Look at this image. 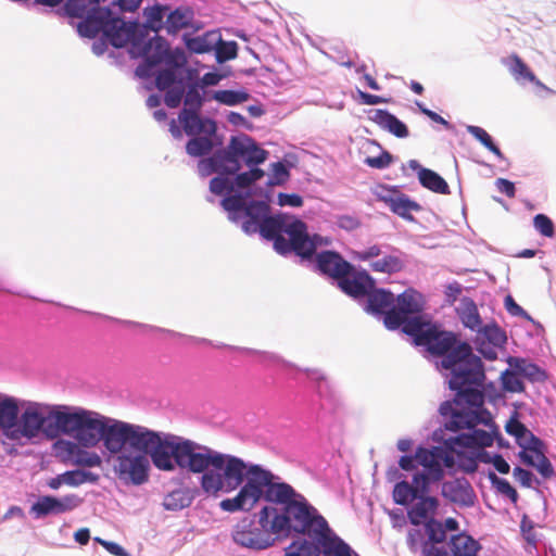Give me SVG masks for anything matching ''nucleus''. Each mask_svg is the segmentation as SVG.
Returning <instances> with one entry per match:
<instances>
[{
	"mask_svg": "<svg viewBox=\"0 0 556 556\" xmlns=\"http://www.w3.org/2000/svg\"><path fill=\"white\" fill-rule=\"evenodd\" d=\"M370 267L377 273L395 274L403 269L404 264L397 256L386 255L380 260L374 261Z\"/></svg>",
	"mask_w": 556,
	"mask_h": 556,
	"instance_id": "nucleus-51",
	"label": "nucleus"
},
{
	"mask_svg": "<svg viewBox=\"0 0 556 556\" xmlns=\"http://www.w3.org/2000/svg\"><path fill=\"white\" fill-rule=\"evenodd\" d=\"M227 193L217 194L223 198L237 199V201H244L253 197H263L268 189L253 185L251 177L245 172H241L236 176L228 179L226 184Z\"/></svg>",
	"mask_w": 556,
	"mask_h": 556,
	"instance_id": "nucleus-24",
	"label": "nucleus"
},
{
	"mask_svg": "<svg viewBox=\"0 0 556 556\" xmlns=\"http://www.w3.org/2000/svg\"><path fill=\"white\" fill-rule=\"evenodd\" d=\"M383 324L389 330H401L403 328L405 316L400 313L394 306L382 314Z\"/></svg>",
	"mask_w": 556,
	"mask_h": 556,
	"instance_id": "nucleus-63",
	"label": "nucleus"
},
{
	"mask_svg": "<svg viewBox=\"0 0 556 556\" xmlns=\"http://www.w3.org/2000/svg\"><path fill=\"white\" fill-rule=\"evenodd\" d=\"M169 7L167 4H162L155 2L153 5L146 7L142 10V14L146 17L144 23H140L138 18L127 20V22H137L138 26L134 28V36L130 38V47L136 41L139 34L144 35L146 40H150L149 31L155 33L157 35L159 31L165 29V21L164 17L167 15V11Z\"/></svg>",
	"mask_w": 556,
	"mask_h": 556,
	"instance_id": "nucleus-20",
	"label": "nucleus"
},
{
	"mask_svg": "<svg viewBox=\"0 0 556 556\" xmlns=\"http://www.w3.org/2000/svg\"><path fill=\"white\" fill-rule=\"evenodd\" d=\"M8 292L15 293V294H18L21 296L30 298V299L40 301V299L30 296L28 294H24L22 292H13V291H10V290H8ZM41 302L51 303V304H54V305L60 306V307H64V308L70 309V311L79 312V313H83V314H86V315H90V316H96L98 318H101V319H104V320H110V321L116 323L118 325L138 328L141 331H143V332H160V333H165V334H167V336H169L172 338H184V339L188 340L191 343L213 345V341L210 340V339H206V338H199V337H193V336H187V334H184V333L170 330V329H166V328H162V327H157V326H153V325L142 324V323H139V321H134V320H128V319H121V318L109 316V315H105V314H102V313H97V312H91V311H83V309L76 308L74 306L64 305V304H62L60 302H53V301H48V300H41Z\"/></svg>",
	"mask_w": 556,
	"mask_h": 556,
	"instance_id": "nucleus-16",
	"label": "nucleus"
},
{
	"mask_svg": "<svg viewBox=\"0 0 556 556\" xmlns=\"http://www.w3.org/2000/svg\"><path fill=\"white\" fill-rule=\"evenodd\" d=\"M392 497L395 504L407 506L410 501L415 500L414 489L406 480L402 479L394 484Z\"/></svg>",
	"mask_w": 556,
	"mask_h": 556,
	"instance_id": "nucleus-54",
	"label": "nucleus"
},
{
	"mask_svg": "<svg viewBox=\"0 0 556 556\" xmlns=\"http://www.w3.org/2000/svg\"><path fill=\"white\" fill-rule=\"evenodd\" d=\"M333 532L328 521L320 515L314 517L304 531L278 538L274 541V545L291 538L293 540L283 548L282 556H329Z\"/></svg>",
	"mask_w": 556,
	"mask_h": 556,
	"instance_id": "nucleus-13",
	"label": "nucleus"
},
{
	"mask_svg": "<svg viewBox=\"0 0 556 556\" xmlns=\"http://www.w3.org/2000/svg\"><path fill=\"white\" fill-rule=\"evenodd\" d=\"M476 337H480L482 340L493 346L503 348L507 343V334L496 321L484 324L479 330Z\"/></svg>",
	"mask_w": 556,
	"mask_h": 556,
	"instance_id": "nucleus-45",
	"label": "nucleus"
},
{
	"mask_svg": "<svg viewBox=\"0 0 556 556\" xmlns=\"http://www.w3.org/2000/svg\"><path fill=\"white\" fill-rule=\"evenodd\" d=\"M507 363L514 371L519 372L522 378L531 383H543L548 379L547 371L544 368L523 357L509 356Z\"/></svg>",
	"mask_w": 556,
	"mask_h": 556,
	"instance_id": "nucleus-33",
	"label": "nucleus"
},
{
	"mask_svg": "<svg viewBox=\"0 0 556 556\" xmlns=\"http://www.w3.org/2000/svg\"><path fill=\"white\" fill-rule=\"evenodd\" d=\"M520 377L521 376L519 375V372L514 371L513 368H511V370H509V369L504 370L501 375L503 390H505L506 392H510V393L523 392L526 389V386Z\"/></svg>",
	"mask_w": 556,
	"mask_h": 556,
	"instance_id": "nucleus-53",
	"label": "nucleus"
},
{
	"mask_svg": "<svg viewBox=\"0 0 556 556\" xmlns=\"http://www.w3.org/2000/svg\"><path fill=\"white\" fill-rule=\"evenodd\" d=\"M239 45L235 40L226 41L220 36V42L216 45L213 52L215 60L218 64H224L228 61L235 60L238 56Z\"/></svg>",
	"mask_w": 556,
	"mask_h": 556,
	"instance_id": "nucleus-50",
	"label": "nucleus"
},
{
	"mask_svg": "<svg viewBox=\"0 0 556 556\" xmlns=\"http://www.w3.org/2000/svg\"><path fill=\"white\" fill-rule=\"evenodd\" d=\"M441 495L460 507H472L477 501L476 492L465 477L443 481Z\"/></svg>",
	"mask_w": 556,
	"mask_h": 556,
	"instance_id": "nucleus-23",
	"label": "nucleus"
},
{
	"mask_svg": "<svg viewBox=\"0 0 556 556\" xmlns=\"http://www.w3.org/2000/svg\"><path fill=\"white\" fill-rule=\"evenodd\" d=\"M433 323L427 321L420 314L405 316L402 332L413 339V342L420 346L427 330H430Z\"/></svg>",
	"mask_w": 556,
	"mask_h": 556,
	"instance_id": "nucleus-39",
	"label": "nucleus"
},
{
	"mask_svg": "<svg viewBox=\"0 0 556 556\" xmlns=\"http://www.w3.org/2000/svg\"><path fill=\"white\" fill-rule=\"evenodd\" d=\"M63 484L76 488L77 479L74 469L66 470L47 480L46 485L51 490H59Z\"/></svg>",
	"mask_w": 556,
	"mask_h": 556,
	"instance_id": "nucleus-60",
	"label": "nucleus"
},
{
	"mask_svg": "<svg viewBox=\"0 0 556 556\" xmlns=\"http://www.w3.org/2000/svg\"><path fill=\"white\" fill-rule=\"evenodd\" d=\"M22 407L9 440L38 438L54 440L61 437V418L63 404H50L22 400Z\"/></svg>",
	"mask_w": 556,
	"mask_h": 556,
	"instance_id": "nucleus-10",
	"label": "nucleus"
},
{
	"mask_svg": "<svg viewBox=\"0 0 556 556\" xmlns=\"http://www.w3.org/2000/svg\"><path fill=\"white\" fill-rule=\"evenodd\" d=\"M128 54L132 60H141L135 70V75L141 79L153 77L155 68L160 65L184 71L188 62L181 48L170 49L169 42L160 35L146 40L144 35L139 34L131 48H128Z\"/></svg>",
	"mask_w": 556,
	"mask_h": 556,
	"instance_id": "nucleus-11",
	"label": "nucleus"
},
{
	"mask_svg": "<svg viewBox=\"0 0 556 556\" xmlns=\"http://www.w3.org/2000/svg\"><path fill=\"white\" fill-rule=\"evenodd\" d=\"M228 154L224 152L223 146L202 157L198 162V173L201 177H208L212 174L219 175L224 167V160Z\"/></svg>",
	"mask_w": 556,
	"mask_h": 556,
	"instance_id": "nucleus-40",
	"label": "nucleus"
},
{
	"mask_svg": "<svg viewBox=\"0 0 556 556\" xmlns=\"http://www.w3.org/2000/svg\"><path fill=\"white\" fill-rule=\"evenodd\" d=\"M369 114L370 121L396 138L404 139L409 136L407 125L387 109L369 110Z\"/></svg>",
	"mask_w": 556,
	"mask_h": 556,
	"instance_id": "nucleus-27",
	"label": "nucleus"
},
{
	"mask_svg": "<svg viewBox=\"0 0 556 556\" xmlns=\"http://www.w3.org/2000/svg\"><path fill=\"white\" fill-rule=\"evenodd\" d=\"M194 11L189 5H178L168 10L165 20V30L168 35H177L181 29L193 27Z\"/></svg>",
	"mask_w": 556,
	"mask_h": 556,
	"instance_id": "nucleus-31",
	"label": "nucleus"
},
{
	"mask_svg": "<svg viewBox=\"0 0 556 556\" xmlns=\"http://www.w3.org/2000/svg\"><path fill=\"white\" fill-rule=\"evenodd\" d=\"M425 531L428 535L430 545L442 543L446 540V534L441 521L435 518H429L425 523Z\"/></svg>",
	"mask_w": 556,
	"mask_h": 556,
	"instance_id": "nucleus-55",
	"label": "nucleus"
},
{
	"mask_svg": "<svg viewBox=\"0 0 556 556\" xmlns=\"http://www.w3.org/2000/svg\"><path fill=\"white\" fill-rule=\"evenodd\" d=\"M457 314L464 327L475 331L476 333H478L484 325L476 302L469 296H464L460 300V306L457 308Z\"/></svg>",
	"mask_w": 556,
	"mask_h": 556,
	"instance_id": "nucleus-37",
	"label": "nucleus"
},
{
	"mask_svg": "<svg viewBox=\"0 0 556 556\" xmlns=\"http://www.w3.org/2000/svg\"><path fill=\"white\" fill-rule=\"evenodd\" d=\"M364 309L374 316L380 317L388 309L394 306V294L384 288L374 287L366 295Z\"/></svg>",
	"mask_w": 556,
	"mask_h": 556,
	"instance_id": "nucleus-32",
	"label": "nucleus"
},
{
	"mask_svg": "<svg viewBox=\"0 0 556 556\" xmlns=\"http://www.w3.org/2000/svg\"><path fill=\"white\" fill-rule=\"evenodd\" d=\"M418 502L407 509V518L413 526H420L437 514L440 501L437 497H420Z\"/></svg>",
	"mask_w": 556,
	"mask_h": 556,
	"instance_id": "nucleus-34",
	"label": "nucleus"
},
{
	"mask_svg": "<svg viewBox=\"0 0 556 556\" xmlns=\"http://www.w3.org/2000/svg\"><path fill=\"white\" fill-rule=\"evenodd\" d=\"M393 161L394 155L387 150H382L377 156H367L364 160V163L371 168L386 169L393 163Z\"/></svg>",
	"mask_w": 556,
	"mask_h": 556,
	"instance_id": "nucleus-64",
	"label": "nucleus"
},
{
	"mask_svg": "<svg viewBox=\"0 0 556 556\" xmlns=\"http://www.w3.org/2000/svg\"><path fill=\"white\" fill-rule=\"evenodd\" d=\"M214 101L226 106H237L250 100L251 94L245 89L216 90Z\"/></svg>",
	"mask_w": 556,
	"mask_h": 556,
	"instance_id": "nucleus-44",
	"label": "nucleus"
},
{
	"mask_svg": "<svg viewBox=\"0 0 556 556\" xmlns=\"http://www.w3.org/2000/svg\"><path fill=\"white\" fill-rule=\"evenodd\" d=\"M438 446H433L431 448H427L424 446H418L415 451L416 459H418V466H422V468L437 463H443L445 465H450L454 462V458L451 454L453 452L447 448L446 444L438 443Z\"/></svg>",
	"mask_w": 556,
	"mask_h": 556,
	"instance_id": "nucleus-35",
	"label": "nucleus"
},
{
	"mask_svg": "<svg viewBox=\"0 0 556 556\" xmlns=\"http://www.w3.org/2000/svg\"><path fill=\"white\" fill-rule=\"evenodd\" d=\"M182 124L184 131L189 137L201 135H216L217 123L210 116L201 115V111L181 110L178 116Z\"/></svg>",
	"mask_w": 556,
	"mask_h": 556,
	"instance_id": "nucleus-25",
	"label": "nucleus"
},
{
	"mask_svg": "<svg viewBox=\"0 0 556 556\" xmlns=\"http://www.w3.org/2000/svg\"><path fill=\"white\" fill-rule=\"evenodd\" d=\"M533 227L543 237L554 238L556 235L555 224L546 214H536L533 217Z\"/></svg>",
	"mask_w": 556,
	"mask_h": 556,
	"instance_id": "nucleus-57",
	"label": "nucleus"
},
{
	"mask_svg": "<svg viewBox=\"0 0 556 556\" xmlns=\"http://www.w3.org/2000/svg\"><path fill=\"white\" fill-rule=\"evenodd\" d=\"M135 424L104 416L81 406L63 404L61 435H67L86 448L100 442L108 454L119 452L129 444Z\"/></svg>",
	"mask_w": 556,
	"mask_h": 556,
	"instance_id": "nucleus-5",
	"label": "nucleus"
},
{
	"mask_svg": "<svg viewBox=\"0 0 556 556\" xmlns=\"http://www.w3.org/2000/svg\"><path fill=\"white\" fill-rule=\"evenodd\" d=\"M504 306L508 314H510L511 316L521 317L528 321L533 323L538 328L543 329V326L540 323L535 321L531 317V315L515 301L513 295L507 294L504 298Z\"/></svg>",
	"mask_w": 556,
	"mask_h": 556,
	"instance_id": "nucleus-59",
	"label": "nucleus"
},
{
	"mask_svg": "<svg viewBox=\"0 0 556 556\" xmlns=\"http://www.w3.org/2000/svg\"><path fill=\"white\" fill-rule=\"evenodd\" d=\"M223 146V137L218 135L193 136L186 143V152L192 157L202 159Z\"/></svg>",
	"mask_w": 556,
	"mask_h": 556,
	"instance_id": "nucleus-30",
	"label": "nucleus"
},
{
	"mask_svg": "<svg viewBox=\"0 0 556 556\" xmlns=\"http://www.w3.org/2000/svg\"><path fill=\"white\" fill-rule=\"evenodd\" d=\"M419 184L439 194H450L451 189L446 180L437 172L430 168L422 169L421 173H418Z\"/></svg>",
	"mask_w": 556,
	"mask_h": 556,
	"instance_id": "nucleus-41",
	"label": "nucleus"
},
{
	"mask_svg": "<svg viewBox=\"0 0 556 556\" xmlns=\"http://www.w3.org/2000/svg\"><path fill=\"white\" fill-rule=\"evenodd\" d=\"M261 198L244 201L223 198L220 206L228 219L245 235L257 233L262 239L273 242V249L279 255L307 256L314 245L306 236V223L288 213H273L270 191Z\"/></svg>",
	"mask_w": 556,
	"mask_h": 556,
	"instance_id": "nucleus-2",
	"label": "nucleus"
},
{
	"mask_svg": "<svg viewBox=\"0 0 556 556\" xmlns=\"http://www.w3.org/2000/svg\"><path fill=\"white\" fill-rule=\"evenodd\" d=\"M509 71L515 80L519 84L535 79L534 73L527 65V63L517 54H513L507 62Z\"/></svg>",
	"mask_w": 556,
	"mask_h": 556,
	"instance_id": "nucleus-48",
	"label": "nucleus"
},
{
	"mask_svg": "<svg viewBox=\"0 0 556 556\" xmlns=\"http://www.w3.org/2000/svg\"><path fill=\"white\" fill-rule=\"evenodd\" d=\"M22 400L0 393V430L9 439L21 413Z\"/></svg>",
	"mask_w": 556,
	"mask_h": 556,
	"instance_id": "nucleus-28",
	"label": "nucleus"
},
{
	"mask_svg": "<svg viewBox=\"0 0 556 556\" xmlns=\"http://www.w3.org/2000/svg\"><path fill=\"white\" fill-rule=\"evenodd\" d=\"M329 556H359L342 538L333 532Z\"/></svg>",
	"mask_w": 556,
	"mask_h": 556,
	"instance_id": "nucleus-61",
	"label": "nucleus"
},
{
	"mask_svg": "<svg viewBox=\"0 0 556 556\" xmlns=\"http://www.w3.org/2000/svg\"><path fill=\"white\" fill-rule=\"evenodd\" d=\"M306 236L312 241L314 248L305 257H300L302 261H308L313 264L314 271L321 276H326L334 282L339 277L346 276L354 270V265L346 261L336 250H323L317 252V249L330 243L329 239L318 233L311 235L306 227Z\"/></svg>",
	"mask_w": 556,
	"mask_h": 556,
	"instance_id": "nucleus-15",
	"label": "nucleus"
},
{
	"mask_svg": "<svg viewBox=\"0 0 556 556\" xmlns=\"http://www.w3.org/2000/svg\"><path fill=\"white\" fill-rule=\"evenodd\" d=\"M516 443L521 450H528L529 452H540V445L544 442L533 434L529 429L528 432H519L514 437Z\"/></svg>",
	"mask_w": 556,
	"mask_h": 556,
	"instance_id": "nucleus-58",
	"label": "nucleus"
},
{
	"mask_svg": "<svg viewBox=\"0 0 556 556\" xmlns=\"http://www.w3.org/2000/svg\"><path fill=\"white\" fill-rule=\"evenodd\" d=\"M83 498L76 494L64 496L40 495L30 506L29 514L35 519H42L48 516L62 515L79 507Z\"/></svg>",
	"mask_w": 556,
	"mask_h": 556,
	"instance_id": "nucleus-18",
	"label": "nucleus"
},
{
	"mask_svg": "<svg viewBox=\"0 0 556 556\" xmlns=\"http://www.w3.org/2000/svg\"><path fill=\"white\" fill-rule=\"evenodd\" d=\"M485 447L471 448V451L460 452L456 456L457 466L466 473H473L478 469L479 463L493 464V453L484 450Z\"/></svg>",
	"mask_w": 556,
	"mask_h": 556,
	"instance_id": "nucleus-36",
	"label": "nucleus"
},
{
	"mask_svg": "<svg viewBox=\"0 0 556 556\" xmlns=\"http://www.w3.org/2000/svg\"><path fill=\"white\" fill-rule=\"evenodd\" d=\"M143 0H112L109 4L103 5L101 3V8H110V10L117 16H123V13H134L137 11Z\"/></svg>",
	"mask_w": 556,
	"mask_h": 556,
	"instance_id": "nucleus-56",
	"label": "nucleus"
},
{
	"mask_svg": "<svg viewBox=\"0 0 556 556\" xmlns=\"http://www.w3.org/2000/svg\"><path fill=\"white\" fill-rule=\"evenodd\" d=\"M332 283L344 294L358 300L365 298L369 291H372L376 286V280L367 270H356L354 268L351 274L339 277Z\"/></svg>",
	"mask_w": 556,
	"mask_h": 556,
	"instance_id": "nucleus-21",
	"label": "nucleus"
},
{
	"mask_svg": "<svg viewBox=\"0 0 556 556\" xmlns=\"http://www.w3.org/2000/svg\"><path fill=\"white\" fill-rule=\"evenodd\" d=\"M114 458L113 471L126 485H142L149 481L151 460L146 452L126 444L119 452L109 454Z\"/></svg>",
	"mask_w": 556,
	"mask_h": 556,
	"instance_id": "nucleus-14",
	"label": "nucleus"
},
{
	"mask_svg": "<svg viewBox=\"0 0 556 556\" xmlns=\"http://www.w3.org/2000/svg\"><path fill=\"white\" fill-rule=\"evenodd\" d=\"M261 501L270 504L261 508L257 520L244 518L233 528V542L252 552H260L274 546V541L292 532H302L320 516L319 511L265 466L257 464L253 477L245 482L233 497L220 501L219 507L227 513L250 511Z\"/></svg>",
	"mask_w": 556,
	"mask_h": 556,
	"instance_id": "nucleus-1",
	"label": "nucleus"
},
{
	"mask_svg": "<svg viewBox=\"0 0 556 556\" xmlns=\"http://www.w3.org/2000/svg\"><path fill=\"white\" fill-rule=\"evenodd\" d=\"M182 41L186 49L192 54H204L213 52L216 45L220 42L219 30H207L202 35L192 36L185 33Z\"/></svg>",
	"mask_w": 556,
	"mask_h": 556,
	"instance_id": "nucleus-29",
	"label": "nucleus"
},
{
	"mask_svg": "<svg viewBox=\"0 0 556 556\" xmlns=\"http://www.w3.org/2000/svg\"><path fill=\"white\" fill-rule=\"evenodd\" d=\"M129 444L148 453L152 465L160 471L173 472L177 468L195 473L205 445L190 439L136 425Z\"/></svg>",
	"mask_w": 556,
	"mask_h": 556,
	"instance_id": "nucleus-6",
	"label": "nucleus"
},
{
	"mask_svg": "<svg viewBox=\"0 0 556 556\" xmlns=\"http://www.w3.org/2000/svg\"><path fill=\"white\" fill-rule=\"evenodd\" d=\"M212 346L215 349H226L228 351L254 355L257 357V362L265 368L275 370L276 372L285 375L289 378L296 379L299 375L304 374L305 377L315 384L316 391L321 399L332 397V393L329 389L326 377L321 371L317 369H302L273 352L230 345L223 342H213Z\"/></svg>",
	"mask_w": 556,
	"mask_h": 556,
	"instance_id": "nucleus-12",
	"label": "nucleus"
},
{
	"mask_svg": "<svg viewBox=\"0 0 556 556\" xmlns=\"http://www.w3.org/2000/svg\"><path fill=\"white\" fill-rule=\"evenodd\" d=\"M394 307L404 316L421 314L424 311L422 304L417 300L415 293L404 291L394 298Z\"/></svg>",
	"mask_w": 556,
	"mask_h": 556,
	"instance_id": "nucleus-46",
	"label": "nucleus"
},
{
	"mask_svg": "<svg viewBox=\"0 0 556 556\" xmlns=\"http://www.w3.org/2000/svg\"><path fill=\"white\" fill-rule=\"evenodd\" d=\"M224 152L228 154L227 160H224L225 165L219 175H216L210 180V191L213 194L227 193L226 184L228 179L241 173L242 169L243 161L239 154L232 153L229 150V143L224 148Z\"/></svg>",
	"mask_w": 556,
	"mask_h": 556,
	"instance_id": "nucleus-26",
	"label": "nucleus"
},
{
	"mask_svg": "<svg viewBox=\"0 0 556 556\" xmlns=\"http://www.w3.org/2000/svg\"><path fill=\"white\" fill-rule=\"evenodd\" d=\"M448 546L454 556H476L482 548L481 544L466 532L453 534L450 538Z\"/></svg>",
	"mask_w": 556,
	"mask_h": 556,
	"instance_id": "nucleus-38",
	"label": "nucleus"
},
{
	"mask_svg": "<svg viewBox=\"0 0 556 556\" xmlns=\"http://www.w3.org/2000/svg\"><path fill=\"white\" fill-rule=\"evenodd\" d=\"M448 389L454 392V397L445 402H456L457 407L481 413L488 409L485 401L495 403L500 399L497 388L493 381L486 380L485 367L477 355L471 357L467 366L447 380Z\"/></svg>",
	"mask_w": 556,
	"mask_h": 556,
	"instance_id": "nucleus-8",
	"label": "nucleus"
},
{
	"mask_svg": "<svg viewBox=\"0 0 556 556\" xmlns=\"http://www.w3.org/2000/svg\"><path fill=\"white\" fill-rule=\"evenodd\" d=\"M193 496L189 489H176L168 493L163 502V507L169 511H178L192 504Z\"/></svg>",
	"mask_w": 556,
	"mask_h": 556,
	"instance_id": "nucleus-42",
	"label": "nucleus"
},
{
	"mask_svg": "<svg viewBox=\"0 0 556 556\" xmlns=\"http://www.w3.org/2000/svg\"><path fill=\"white\" fill-rule=\"evenodd\" d=\"M466 130L476 140H478L485 149L492 152L498 160H505V156L492 136L482 127L476 125H467Z\"/></svg>",
	"mask_w": 556,
	"mask_h": 556,
	"instance_id": "nucleus-47",
	"label": "nucleus"
},
{
	"mask_svg": "<svg viewBox=\"0 0 556 556\" xmlns=\"http://www.w3.org/2000/svg\"><path fill=\"white\" fill-rule=\"evenodd\" d=\"M439 414L442 426L432 432L431 440L446 444L453 454L493 445L496 422L489 409L477 413L457 407L456 402H442Z\"/></svg>",
	"mask_w": 556,
	"mask_h": 556,
	"instance_id": "nucleus-4",
	"label": "nucleus"
},
{
	"mask_svg": "<svg viewBox=\"0 0 556 556\" xmlns=\"http://www.w3.org/2000/svg\"><path fill=\"white\" fill-rule=\"evenodd\" d=\"M108 0H68L63 4V14L67 17L79 18L77 33L83 38L96 39L92 52L100 56L105 53L108 46L115 49L130 47V38L137 22H127L124 16L115 15L110 8H101Z\"/></svg>",
	"mask_w": 556,
	"mask_h": 556,
	"instance_id": "nucleus-3",
	"label": "nucleus"
},
{
	"mask_svg": "<svg viewBox=\"0 0 556 556\" xmlns=\"http://www.w3.org/2000/svg\"><path fill=\"white\" fill-rule=\"evenodd\" d=\"M536 459H538V463L535 465V469L538 470V472L544 478V479H549L554 476L555 471H554V467L551 463V460L545 456V444L543 443L542 445H540V452H532Z\"/></svg>",
	"mask_w": 556,
	"mask_h": 556,
	"instance_id": "nucleus-62",
	"label": "nucleus"
},
{
	"mask_svg": "<svg viewBox=\"0 0 556 556\" xmlns=\"http://www.w3.org/2000/svg\"><path fill=\"white\" fill-rule=\"evenodd\" d=\"M203 86L197 80H191L186 85L182 102L185 108L182 110L202 111L203 109Z\"/></svg>",
	"mask_w": 556,
	"mask_h": 556,
	"instance_id": "nucleus-43",
	"label": "nucleus"
},
{
	"mask_svg": "<svg viewBox=\"0 0 556 556\" xmlns=\"http://www.w3.org/2000/svg\"><path fill=\"white\" fill-rule=\"evenodd\" d=\"M488 479L498 494L507 497L513 504L518 502L519 494L507 479L498 477L494 471L491 470L488 473Z\"/></svg>",
	"mask_w": 556,
	"mask_h": 556,
	"instance_id": "nucleus-49",
	"label": "nucleus"
},
{
	"mask_svg": "<svg viewBox=\"0 0 556 556\" xmlns=\"http://www.w3.org/2000/svg\"><path fill=\"white\" fill-rule=\"evenodd\" d=\"M290 178V165L285 161L271 163V176L266 181V187L282 186Z\"/></svg>",
	"mask_w": 556,
	"mask_h": 556,
	"instance_id": "nucleus-52",
	"label": "nucleus"
},
{
	"mask_svg": "<svg viewBox=\"0 0 556 556\" xmlns=\"http://www.w3.org/2000/svg\"><path fill=\"white\" fill-rule=\"evenodd\" d=\"M155 87L164 91V102L170 109L178 108L184 97V71L175 67L164 66L155 68Z\"/></svg>",
	"mask_w": 556,
	"mask_h": 556,
	"instance_id": "nucleus-17",
	"label": "nucleus"
},
{
	"mask_svg": "<svg viewBox=\"0 0 556 556\" xmlns=\"http://www.w3.org/2000/svg\"><path fill=\"white\" fill-rule=\"evenodd\" d=\"M378 200L389 206L390 211L407 222H414L412 212H420L422 206L410 199L407 194L400 192L396 187L383 188L378 194Z\"/></svg>",
	"mask_w": 556,
	"mask_h": 556,
	"instance_id": "nucleus-19",
	"label": "nucleus"
},
{
	"mask_svg": "<svg viewBox=\"0 0 556 556\" xmlns=\"http://www.w3.org/2000/svg\"><path fill=\"white\" fill-rule=\"evenodd\" d=\"M420 346L425 348L432 356H439L437 367L444 371L447 378H454L470 363L471 357L477 355L468 341L460 340L458 333L445 330L441 325L433 323L430 330L424 336Z\"/></svg>",
	"mask_w": 556,
	"mask_h": 556,
	"instance_id": "nucleus-9",
	"label": "nucleus"
},
{
	"mask_svg": "<svg viewBox=\"0 0 556 556\" xmlns=\"http://www.w3.org/2000/svg\"><path fill=\"white\" fill-rule=\"evenodd\" d=\"M229 150L232 153L239 154L247 166L262 165L269 155L268 151L261 148L252 137L245 134L231 136Z\"/></svg>",
	"mask_w": 556,
	"mask_h": 556,
	"instance_id": "nucleus-22",
	"label": "nucleus"
},
{
	"mask_svg": "<svg viewBox=\"0 0 556 556\" xmlns=\"http://www.w3.org/2000/svg\"><path fill=\"white\" fill-rule=\"evenodd\" d=\"M201 450L203 453L195 473H201L200 486L207 496L218 497L240 490L253 477L257 464L206 445Z\"/></svg>",
	"mask_w": 556,
	"mask_h": 556,
	"instance_id": "nucleus-7",
	"label": "nucleus"
}]
</instances>
